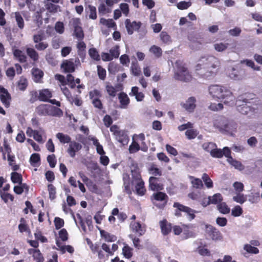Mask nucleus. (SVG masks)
<instances>
[{
    "label": "nucleus",
    "mask_w": 262,
    "mask_h": 262,
    "mask_svg": "<svg viewBox=\"0 0 262 262\" xmlns=\"http://www.w3.org/2000/svg\"><path fill=\"white\" fill-rule=\"evenodd\" d=\"M243 213L242 208L238 205L235 206L231 211V214L233 216L237 217L240 216Z\"/></svg>",
    "instance_id": "nucleus-60"
},
{
    "label": "nucleus",
    "mask_w": 262,
    "mask_h": 262,
    "mask_svg": "<svg viewBox=\"0 0 262 262\" xmlns=\"http://www.w3.org/2000/svg\"><path fill=\"white\" fill-rule=\"evenodd\" d=\"M213 46L215 51L221 52L225 51L228 48L229 44L221 42L214 44Z\"/></svg>",
    "instance_id": "nucleus-37"
},
{
    "label": "nucleus",
    "mask_w": 262,
    "mask_h": 262,
    "mask_svg": "<svg viewBox=\"0 0 262 262\" xmlns=\"http://www.w3.org/2000/svg\"><path fill=\"white\" fill-rule=\"evenodd\" d=\"M174 78L176 80L188 82L191 80L192 76L183 61L178 60L175 63Z\"/></svg>",
    "instance_id": "nucleus-4"
},
{
    "label": "nucleus",
    "mask_w": 262,
    "mask_h": 262,
    "mask_svg": "<svg viewBox=\"0 0 262 262\" xmlns=\"http://www.w3.org/2000/svg\"><path fill=\"white\" fill-rule=\"evenodd\" d=\"M110 54L113 59V58H117L119 57L120 53L119 51V47L117 46H115L112 47L110 50Z\"/></svg>",
    "instance_id": "nucleus-54"
},
{
    "label": "nucleus",
    "mask_w": 262,
    "mask_h": 262,
    "mask_svg": "<svg viewBox=\"0 0 262 262\" xmlns=\"http://www.w3.org/2000/svg\"><path fill=\"white\" fill-rule=\"evenodd\" d=\"M148 170L151 174L156 176H161L162 175L161 170L155 164H152L149 168Z\"/></svg>",
    "instance_id": "nucleus-48"
},
{
    "label": "nucleus",
    "mask_w": 262,
    "mask_h": 262,
    "mask_svg": "<svg viewBox=\"0 0 262 262\" xmlns=\"http://www.w3.org/2000/svg\"><path fill=\"white\" fill-rule=\"evenodd\" d=\"M130 71L133 75L138 76L141 74V71L138 61L135 59L132 61L130 67Z\"/></svg>",
    "instance_id": "nucleus-24"
},
{
    "label": "nucleus",
    "mask_w": 262,
    "mask_h": 262,
    "mask_svg": "<svg viewBox=\"0 0 262 262\" xmlns=\"http://www.w3.org/2000/svg\"><path fill=\"white\" fill-rule=\"evenodd\" d=\"M227 162L230 163L231 165L234 166L235 168L239 170H243L244 169V166L242 165L241 162L234 160L232 158H228L227 159Z\"/></svg>",
    "instance_id": "nucleus-33"
},
{
    "label": "nucleus",
    "mask_w": 262,
    "mask_h": 262,
    "mask_svg": "<svg viewBox=\"0 0 262 262\" xmlns=\"http://www.w3.org/2000/svg\"><path fill=\"white\" fill-rule=\"evenodd\" d=\"M14 57L17 58L20 62L26 61L27 57L25 53L21 50L15 49L13 52Z\"/></svg>",
    "instance_id": "nucleus-29"
},
{
    "label": "nucleus",
    "mask_w": 262,
    "mask_h": 262,
    "mask_svg": "<svg viewBox=\"0 0 262 262\" xmlns=\"http://www.w3.org/2000/svg\"><path fill=\"white\" fill-rule=\"evenodd\" d=\"M56 137L61 143H70V142H71V139L68 135H65L61 133H58L56 134Z\"/></svg>",
    "instance_id": "nucleus-32"
},
{
    "label": "nucleus",
    "mask_w": 262,
    "mask_h": 262,
    "mask_svg": "<svg viewBox=\"0 0 262 262\" xmlns=\"http://www.w3.org/2000/svg\"><path fill=\"white\" fill-rule=\"evenodd\" d=\"M140 149L139 144L135 141H133L131 145L129 147V151L130 154L137 152Z\"/></svg>",
    "instance_id": "nucleus-59"
},
{
    "label": "nucleus",
    "mask_w": 262,
    "mask_h": 262,
    "mask_svg": "<svg viewBox=\"0 0 262 262\" xmlns=\"http://www.w3.org/2000/svg\"><path fill=\"white\" fill-rule=\"evenodd\" d=\"M119 7L121 12H122L125 16H127L129 11L128 4L126 3H121L120 4Z\"/></svg>",
    "instance_id": "nucleus-62"
},
{
    "label": "nucleus",
    "mask_w": 262,
    "mask_h": 262,
    "mask_svg": "<svg viewBox=\"0 0 262 262\" xmlns=\"http://www.w3.org/2000/svg\"><path fill=\"white\" fill-rule=\"evenodd\" d=\"M202 147L205 151L210 152L212 157L220 158L223 157L222 150L217 149L216 144L213 142L204 143Z\"/></svg>",
    "instance_id": "nucleus-8"
},
{
    "label": "nucleus",
    "mask_w": 262,
    "mask_h": 262,
    "mask_svg": "<svg viewBox=\"0 0 262 262\" xmlns=\"http://www.w3.org/2000/svg\"><path fill=\"white\" fill-rule=\"evenodd\" d=\"M14 17L15 18L16 22L17 23V25L20 29H23L24 28L25 24L24 20L18 12H16L14 13Z\"/></svg>",
    "instance_id": "nucleus-35"
},
{
    "label": "nucleus",
    "mask_w": 262,
    "mask_h": 262,
    "mask_svg": "<svg viewBox=\"0 0 262 262\" xmlns=\"http://www.w3.org/2000/svg\"><path fill=\"white\" fill-rule=\"evenodd\" d=\"M241 63L245 64L248 67H251V68H252L254 70H255V71L260 70V68L259 67H255L254 62L251 60H249V59L243 60L241 61Z\"/></svg>",
    "instance_id": "nucleus-53"
},
{
    "label": "nucleus",
    "mask_w": 262,
    "mask_h": 262,
    "mask_svg": "<svg viewBox=\"0 0 262 262\" xmlns=\"http://www.w3.org/2000/svg\"><path fill=\"white\" fill-rule=\"evenodd\" d=\"M233 200L234 201L242 204L246 201L247 196L241 192L236 193V195L233 197Z\"/></svg>",
    "instance_id": "nucleus-39"
},
{
    "label": "nucleus",
    "mask_w": 262,
    "mask_h": 262,
    "mask_svg": "<svg viewBox=\"0 0 262 262\" xmlns=\"http://www.w3.org/2000/svg\"><path fill=\"white\" fill-rule=\"evenodd\" d=\"M161 40L165 44H169L171 42L170 36L165 31H162L160 34Z\"/></svg>",
    "instance_id": "nucleus-44"
},
{
    "label": "nucleus",
    "mask_w": 262,
    "mask_h": 262,
    "mask_svg": "<svg viewBox=\"0 0 262 262\" xmlns=\"http://www.w3.org/2000/svg\"><path fill=\"white\" fill-rule=\"evenodd\" d=\"M17 86L19 90H25L28 86L27 79L25 77L21 76L17 82Z\"/></svg>",
    "instance_id": "nucleus-36"
},
{
    "label": "nucleus",
    "mask_w": 262,
    "mask_h": 262,
    "mask_svg": "<svg viewBox=\"0 0 262 262\" xmlns=\"http://www.w3.org/2000/svg\"><path fill=\"white\" fill-rule=\"evenodd\" d=\"M54 28L56 32L59 34H63L64 31V24L61 21L56 22Z\"/></svg>",
    "instance_id": "nucleus-52"
},
{
    "label": "nucleus",
    "mask_w": 262,
    "mask_h": 262,
    "mask_svg": "<svg viewBox=\"0 0 262 262\" xmlns=\"http://www.w3.org/2000/svg\"><path fill=\"white\" fill-rule=\"evenodd\" d=\"M125 28L128 34L132 35L134 31H138L141 26L140 21H131L130 19H126L125 21Z\"/></svg>",
    "instance_id": "nucleus-10"
},
{
    "label": "nucleus",
    "mask_w": 262,
    "mask_h": 262,
    "mask_svg": "<svg viewBox=\"0 0 262 262\" xmlns=\"http://www.w3.org/2000/svg\"><path fill=\"white\" fill-rule=\"evenodd\" d=\"M129 95L135 96L137 101H142L144 98V95L143 93L139 92V88L137 86L132 87Z\"/></svg>",
    "instance_id": "nucleus-20"
},
{
    "label": "nucleus",
    "mask_w": 262,
    "mask_h": 262,
    "mask_svg": "<svg viewBox=\"0 0 262 262\" xmlns=\"http://www.w3.org/2000/svg\"><path fill=\"white\" fill-rule=\"evenodd\" d=\"M160 225L162 232L163 234L166 235L170 232L171 227L170 224L168 223L167 221L165 220L161 221L160 222Z\"/></svg>",
    "instance_id": "nucleus-26"
},
{
    "label": "nucleus",
    "mask_w": 262,
    "mask_h": 262,
    "mask_svg": "<svg viewBox=\"0 0 262 262\" xmlns=\"http://www.w3.org/2000/svg\"><path fill=\"white\" fill-rule=\"evenodd\" d=\"M52 96V92L49 89H43L39 91L38 99L44 102H48Z\"/></svg>",
    "instance_id": "nucleus-17"
},
{
    "label": "nucleus",
    "mask_w": 262,
    "mask_h": 262,
    "mask_svg": "<svg viewBox=\"0 0 262 262\" xmlns=\"http://www.w3.org/2000/svg\"><path fill=\"white\" fill-rule=\"evenodd\" d=\"M149 52L153 54L156 57H160L162 53V49L155 45H153L150 48Z\"/></svg>",
    "instance_id": "nucleus-46"
},
{
    "label": "nucleus",
    "mask_w": 262,
    "mask_h": 262,
    "mask_svg": "<svg viewBox=\"0 0 262 262\" xmlns=\"http://www.w3.org/2000/svg\"><path fill=\"white\" fill-rule=\"evenodd\" d=\"M152 196L155 200L158 201H164L167 198L166 194L162 192L154 193Z\"/></svg>",
    "instance_id": "nucleus-55"
},
{
    "label": "nucleus",
    "mask_w": 262,
    "mask_h": 262,
    "mask_svg": "<svg viewBox=\"0 0 262 262\" xmlns=\"http://www.w3.org/2000/svg\"><path fill=\"white\" fill-rule=\"evenodd\" d=\"M11 179L13 183H18V184H21L23 181L21 175L16 172L11 173Z\"/></svg>",
    "instance_id": "nucleus-41"
},
{
    "label": "nucleus",
    "mask_w": 262,
    "mask_h": 262,
    "mask_svg": "<svg viewBox=\"0 0 262 262\" xmlns=\"http://www.w3.org/2000/svg\"><path fill=\"white\" fill-rule=\"evenodd\" d=\"M100 2V5L98 7V11L100 14H105L111 12V9L107 7L104 1L99 0Z\"/></svg>",
    "instance_id": "nucleus-31"
},
{
    "label": "nucleus",
    "mask_w": 262,
    "mask_h": 262,
    "mask_svg": "<svg viewBox=\"0 0 262 262\" xmlns=\"http://www.w3.org/2000/svg\"><path fill=\"white\" fill-rule=\"evenodd\" d=\"M49 46L47 42L40 41L35 45V48L38 51H43L46 49Z\"/></svg>",
    "instance_id": "nucleus-61"
},
{
    "label": "nucleus",
    "mask_w": 262,
    "mask_h": 262,
    "mask_svg": "<svg viewBox=\"0 0 262 262\" xmlns=\"http://www.w3.org/2000/svg\"><path fill=\"white\" fill-rule=\"evenodd\" d=\"M82 148V145L78 142L75 141L70 142L67 152L70 156L74 158L76 155V152L80 150Z\"/></svg>",
    "instance_id": "nucleus-12"
},
{
    "label": "nucleus",
    "mask_w": 262,
    "mask_h": 262,
    "mask_svg": "<svg viewBox=\"0 0 262 262\" xmlns=\"http://www.w3.org/2000/svg\"><path fill=\"white\" fill-rule=\"evenodd\" d=\"M209 94L214 98L224 100V103L228 105L234 104V97L228 88L218 85H211L209 88Z\"/></svg>",
    "instance_id": "nucleus-2"
},
{
    "label": "nucleus",
    "mask_w": 262,
    "mask_h": 262,
    "mask_svg": "<svg viewBox=\"0 0 262 262\" xmlns=\"http://www.w3.org/2000/svg\"><path fill=\"white\" fill-rule=\"evenodd\" d=\"M214 126L219 128L222 132H225L232 134L235 132L237 125L233 122H229L225 118H221L215 121L214 122Z\"/></svg>",
    "instance_id": "nucleus-5"
},
{
    "label": "nucleus",
    "mask_w": 262,
    "mask_h": 262,
    "mask_svg": "<svg viewBox=\"0 0 262 262\" xmlns=\"http://www.w3.org/2000/svg\"><path fill=\"white\" fill-rule=\"evenodd\" d=\"M244 249L247 252L250 253L257 254L259 252V250L257 248L249 244H246L244 247Z\"/></svg>",
    "instance_id": "nucleus-58"
},
{
    "label": "nucleus",
    "mask_w": 262,
    "mask_h": 262,
    "mask_svg": "<svg viewBox=\"0 0 262 262\" xmlns=\"http://www.w3.org/2000/svg\"><path fill=\"white\" fill-rule=\"evenodd\" d=\"M130 228L137 236H141L145 232V228L139 222H134L130 224Z\"/></svg>",
    "instance_id": "nucleus-13"
},
{
    "label": "nucleus",
    "mask_w": 262,
    "mask_h": 262,
    "mask_svg": "<svg viewBox=\"0 0 262 262\" xmlns=\"http://www.w3.org/2000/svg\"><path fill=\"white\" fill-rule=\"evenodd\" d=\"M121 108L125 109L127 107L130 100L128 96L124 93H121L118 96Z\"/></svg>",
    "instance_id": "nucleus-16"
},
{
    "label": "nucleus",
    "mask_w": 262,
    "mask_h": 262,
    "mask_svg": "<svg viewBox=\"0 0 262 262\" xmlns=\"http://www.w3.org/2000/svg\"><path fill=\"white\" fill-rule=\"evenodd\" d=\"M0 100L6 107L10 106L11 96L8 91L0 85Z\"/></svg>",
    "instance_id": "nucleus-11"
},
{
    "label": "nucleus",
    "mask_w": 262,
    "mask_h": 262,
    "mask_svg": "<svg viewBox=\"0 0 262 262\" xmlns=\"http://www.w3.org/2000/svg\"><path fill=\"white\" fill-rule=\"evenodd\" d=\"M124 246L122 249V253L124 257L127 258H130L133 255V249L126 244L124 243Z\"/></svg>",
    "instance_id": "nucleus-42"
},
{
    "label": "nucleus",
    "mask_w": 262,
    "mask_h": 262,
    "mask_svg": "<svg viewBox=\"0 0 262 262\" xmlns=\"http://www.w3.org/2000/svg\"><path fill=\"white\" fill-rule=\"evenodd\" d=\"M221 65L220 60L213 56L200 57L195 66L197 74L204 79H211L218 72Z\"/></svg>",
    "instance_id": "nucleus-1"
},
{
    "label": "nucleus",
    "mask_w": 262,
    "mask_h": 262,
    "mask_svg": "<svg viewBox=\"0 0 262 262\" xmlns=\"http://www.w3.org/2000/svg\"><path fill=\"white\" fill-rule=\"evenodd\" d=\"M236 105L238 111L242 114L246 115L251 110L250 106L248 105L247 102L244 101L241 104V101L239 99L236 101Z\"/></svg>",
    "instance_id": "nucleus-15"
},
{
    "label": "nucleus",
    "mask_w": 262,
    "mask_h": 262,
    "mask_svg": "<svg viewBox=\"0 0 262 262\" xmlns=\"http://www.w3.org/2000/svg\"><path fill=\"white\" fill-rule=\"evenodd\" d=\"M128 237L133 241V245L135 247L138 249H140L141 247V246L140 244V240L138 237L135 236L133 234H130L128 235Z\"/></svg>",
    "instance_id": "nucleus-51"
},
{
    "label": "nucleus",
    "mask_w": 262,
    "mask_h": 262,
    "mask_svg": "<svg viewBox=\"0 0 262 262\" xmlns=\"http://www.w3.org/2000/svg\"><path fill=\"white\" fill-rule=\"evenodd\" d=\"M80 25V20L77 18H72L69 24L70 28L74 30V35L77 38L82 39L83 38L84 34Z\"/></svg>",
    "instance_id": "nucleus-6"
},
{
    "label": "nucleus",
    "mask_w": 262,
    "mask_h": 262,
    "mask_svg": "<svg viewBox=\"0 0 262 262\" xmlns=\"http://www.w3.org/2000/svg\"><path fill=\"white\" fill-rule=\"evenodd\" d=\"M100 234L102 237L104 238L105 241L107 242H112L116 241L117 237L111 234L104 230H100Z\"/></svg>",
    "instance_id": "nucleus-30"
},
{
    "label": "nucleus",
    "mask_w": 262,
    "mask_h": 262,
    "mask_svg": "<svg viewBox=\"0 0 262 262\" xmlns=\"http://www.w3.org/2000/svg\"><path fill=\"white\" fill-rule=\"evenodd\" d=\"M87 13L90 19H96L97 18L96 8L95 7L89 5L86 9Z\"/></svg>",
    "instance_id": "nucleus-38"
},
{
    "label": "nucleus",
    "mask_w": 262,
    "mask_h": 262,
    "mask_svg": "<svg viewBox=\"0 0 262 262\" xmlns=\"http://www.w3.org/2000/svg\"><path fill=\"white\" fill-rule=\"evenodd\" d=\"M51 107L52 108H49V116H60L62 115V112L60 108L52 105H51Z\"/></svg>",
    "instance_id": "nucleus-45"
},
{
    "label": "nucleus",
    "mask_w": 262,
    "mask_h": 262,
    "mask_svg": "<svg viewBox=\"0 0 262 262\" xmlns=\"http://www.w3.org/2000/svg\"><path fill=\"white\" fill-rule=\"evenodd\" d=\"M115 138L123 145H126L129 141L128 137L124 130H121Z\"/></svg>",
    "instance_id": "nucleus-21"
},
{
    "label": "nucleus",
    "mask_w": 262,
    "mask_h": 262,
    "mask_svg": "<svg viewBox=\"0 0 262 262\" xmlns=\"http://www.w3.org/2000/svg\"><path fill=\"white\" fill-rule=\"evenodd\" d=\"M100 24L106 26L108 28H114L116 24L112 19H105L101 18L100 20Z\"/></svg>",
    "instance_id": "nucleus-50"
},
{
    "label": "nucleus",
    "mask_w": 262,
    "mask_h": 262,
    "mask_svg": "<svg viewBox=\"0 0 262 262\" xmlns=\"http://www.w3.org/2000/svg\"><path fill=\"white\" fill-rule=\"evenodd\" d=\"M198 135L197 131L196 130L192 129L190 128V129H188L185 132V135L189 139H192L195 138Z\"/></svg>",
    "instance_id": "nucleus-63"
},
{
    "label": "nucleus",
    "mask_w": 262,
    "mask_h": 262,
    "mask_svg": "<svg viewBox=\"0 0 262 262\" xmlns=\"http://www.w3.org/2000/svg\"><path fill=\"white\" fill-rule=\"evenodd\" d=\"M32 74L34 77V80L38 82L43 76V72L37 68H33L32 70Z\"/></svg>",
    "instance_id": "nucleus-34"
},
{
    "label": "nucleus",
    "mask_w": 262,
    "mask_h": 262,
    "mask_svg": "<svg viewBox=\"0 0 262 262\" xmlns=\"http://www.w3.org/2000/svg\"><path fill=\"white\" fill-rule=\"evenodd\" d=\"M206 228L209 232H212V238L213 240H221L222 234L216 228L211 225H206Z\"/></svg>",
    "instance_id": "nucleus-22"
},
{
    "label": "nucleus",
    "mask_w": 262,
    "mask_h": 262,
    "mask_svg": "<svg viewBox=\"0 0 262 262\" xmlns=\"http://www.w3.org/2000/svg\"><path fill=\"white\" fill-rule=\"evenodd\" d=\"M45 136V132L44 130L40 128L39 130H35L34 134L33 135V138L37 142L43 143L45 140L43 139V137Z\"/></svg>",
    "instance_id": "nucleus-23"
},
{
    "label": "nucleus",
    "mask_w": 262,
    "mask_h": 262,
    "mask_svg": "<svg viewBox=\"0 0 262 262\" xmlns=\"http://www.w3.org/2000/svg\"><path fill=\"white\" fill-rule=\"evenodd\" d=\"M195 102V98L193 97H190L185 103H182L181 105L187 112H192L196 107Z\"/></svg>",
    "instance_id": "nucleus-14"
},
{
    "label": "nucleus",
    "mask_w": 262,
    "mask_h": 262,
    "mask_svg": "<svg viewBox=\"0 0 262 262\" xmlns=\"http://www.w3.org/2000/svg\"><path fill=\"white\" fill-rule=\"evenodd\" d=\"M56 245L58 246L57 249L60 250L62 254L65 253L66 251L70 253H72L74 251L73 247L71 246H62L57 240L56 241Z\"/></svg>",
    "instance_id": "nucleus-28"
},
{
    "label": "nucleus",
    "mask_w": 262,
    "mask_h": 262,
    "mask_svg": "<svg viewBox=\"0 0 262 262\" xmlns=\"http://www.w3.org/2000/svg\"><path fill=\"white\" fill-rule=\"evenodd\" d=\"M105 90L110 96L112 97H114L116 96L117 90L112 85L107 83L105 86Z\"/></svg>",
    "instance_id": "nucleus-47"
},
{
    "label": "nucleus",
    "mask_w": 262,
    "mask_h": 262,
    "mask_svg": "<svg viewBox=\"0 0 262 262\" xmlns=\"http://www.w3.org/2000/svg\"><path fill=\"white\" fill-rule=\"evenodd\" d=\"M208 199L210 200V204H217L221 202L223 200V198L220 193H216L212 196H209Z\"/></svg>",
    "instance_id": "nucleus-40"
},
{
    "label": "nucleus",
    "mask_w": 262,
    "mask_h": 262,
    "mask_svg": "<svg viewBox=\"0 0 262 262\" xmlns=\"http://www.w3.org/2000/svg\"><path fill=\"white\" fill-rule=\"evenodd\" d=\"M26 53L28 56L34 61H36L39 59V55L37 52L33 48H27Z\"/></svg>",
    "instance_id": "nucleus-27"
},
{
    "label": "nucleus",
    "mask_w": 262,
    "mask_h": 262,
    "mask_svg": "<svg viewBox=\"0 0 262 262\" xmlns=\"http://www.w3.org/2000/svg\"><path fill=\"white\" fill-rule=\"evenodd\" d=\"M173 207L177 208L175 212V215L177 216L181 215L180 211H183L187 213L188 217L190 221L195 217L194 213L195 211L190 208L184 206L179 203H174L173 205Z\"/></svg>",
    "instance_id": "nucleus-9"
},
{
    "label": "nucleus",
    "mask_w": 262,
    "mask_h": 262,
    "mask_svg": "<svg viewBox=\"0 0 262 262\" xmlns=\"http://www.w3.org/2000/svg\"><path fill=\"white\" fill-rule=\"evenodd\" d=\"M229 77L235 80H240L243 79V76L239 74V72L234 68H232L228 71V73Z\"/></svg>",
    "instance_id": "nucleus-25"
},
{
    "label": "nucleus",
    "mask_w": 262,
    "mask_h": 262,
    "mask_svg": "<svg viewBox=\"0 0 262 262\" xmlns=\"http://www.w3.org/2000/svg\"><path fill=\"white\" fill-rule=\"evenodd\" d=\"M217 209L222 214H226L230 212V209L225 203H221L217 206Z\"/></svg>",
    "instance_id": "nucleus-43"
},
{
    "label": "nucleus",
    "mask_w": 262,
    "mask_h": 262,
    "mask_svg": "<svg viewBox=\"0 0 262 262\" xmlns=\"http://www.w3.org/2000/svg\"><path fill=\"white\" fill-rule=\"evenodd\" d=\"M89 54L90 57L95 60H100V56L98 52L95 48H91L89 51Z\"/></svg>",
    "instance_id": "nucleus-56"
},
{
    "label": "nucleus",
    "mask_w": 262,
    "mask_h": 262,
    "mask_svg": "<svg viewBox=\"0 0 262 262\" xmlns=\"http://www.w3.org/2000/svg\"><path fill=\"white\" fill-rule=\"evenodd\" d=\"M132 181L130 182L126 181L124 178V186L125 191L128 194L132 193V190L133 189V186L135 185L137 193L140 195H143L144 194L145 189L144 187V182L141 179L139 172L137 170H132Z\"/></svg>",
    "instance_id": "nucleus-3"
},
{
    "label": "nucleus",
    "mask_w": 262,
    "mask_h": 262,
    "mask_svg": "<svg viewBox=\"0 0 262 262\" xmlns=\"http://www.w3.org/2000/svg\"><path fill=\"white\" fill-rule=\"evenodd\" d=\"M49 108H51V105L41 104L36 107V112L40 116L49 115Z\"/></svg>",
    "instance_id": "nucleus-19"
},
{
    "label": "nucleus",
    "mask_w": 262,
    "mask_h": 262,
    "mask_svg": "<svg viewBox=\"0 0 262 262\" xmlns=\"http://www.w3.org/2000/svg\"><path fill=\"white\" fill-rule=\"evenodd\" d=\"M202 179H203L205 185L208 188H211L213 187V182L207 174L206 173H203Z\"/></svg>",
    "instance_id": "nucleus-49"
},
{
    "label": "nucleus",
    "mask_w": 262,
    "mask_h": 262,
    "mask_svg": "<svg viewBox=\"0 0 262 262\" xmlns=\"http://www.w3.org/2000/svg\"><path fill=\"white\" fill-rule=\"evenodd\" d=\"M193 180H191V183L193 186V187L199 189L203 187V183L202 181L200 179L194 178L193 179L192 177H191Z\"/></svg>",
    "instance_id": "nucleus-64"
},
{
    "label": "nucleus",
    "mask_w": 262,
    "mask_h": 262,
    "mask_svg": "<svg viewBox=\"0 0 262 262\" xmlns=\"http://www.w3.org/2000/svg\"><path fill=\"white\" fill-rule=\"evenodd\" d=\"M149 187L152 190H162V186L157 183V178L154 177H150L149 179Z\"/></svg>",
    "instance_id": "nucleus-18"
},
{
    "label": "nucleus",
    "mask_w": 262,
    "mask_h": 262,
    "mask_svg": "<svg viewBox=\"0 0 262 262\" xmlns=\"http://www.w3.org/2000/svg\"><path fill=\"white\" fill-rule=\"evenodd\" d=\"M191 5V3L190 1H181L177 4V7L180 10H184L188 8Z\"/></svg>",
    "instance_id": "nucleus-57"
},
{
    "label": "nucleus",
    "mask_w": 262,
    "mask_h": 262,
    "mask_svg": "<svg viewBox=\"0 0 262 262\" xmlns=\"http://www.w3.org/2000/svg\"><path fill=\"white\" fill-rule=\"evenodd\" d=\"M80 65V62L78 58H71L69 60H64L61 68L67 73H72L75 71V67Z\"/></svg>",
    "instance_id": "nucleus-7"
}]
</instances>
